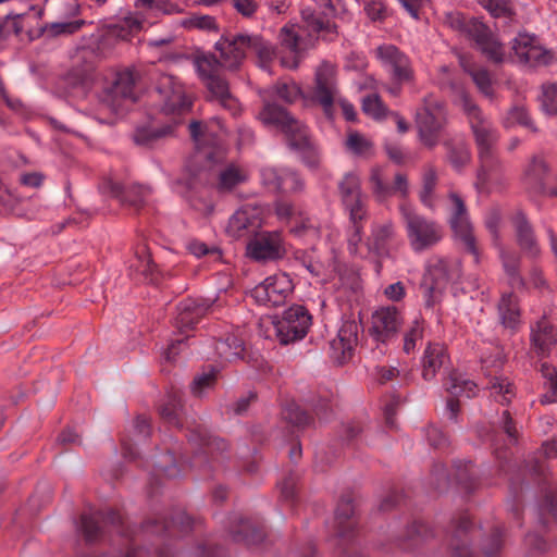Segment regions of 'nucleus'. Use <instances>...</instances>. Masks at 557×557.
<instances>
[{"label": "nucleus", "mask_w": 557, "mask_h": 557, "mask_svg": "<svg viewBox=\"0 0 557 557\" xmlns=\"http://www.w3.org/2000/svg\"><path fill=\"white\" fill-rule=\"evenodd\" d=\"M218 129L223 133L221 121L218 117L207 125L197 121L189 124L190 135L196 143L197 150L188 161L183 177L177 180L174 185L176 193L187 196L189 190L211 184L216 175L220 190H231L248 180L247 170L236 164H228L216 170L218 164L224 158V149L220 145Z\"/></svg>", "instance_id": "1"}, {"label": "nucleus", "mask_w": 557, "mask_h": 557, "mask_svg": "<svg viewBox=\"0 0 557 557\" xmlns=\"http://www.w3.org/2000/svg\"><path fill=\"white\" fill-rule=\"evenodd\" d=\"M258 119L263 125L283 132L290 149L298 153L308 168L314 170L319 166L320 153L310 138L307 126L293 117L284 108L268 102L259 112Z\"/></svg>", "instance_id": "2"}, {"label": "nucleus", "mask_w": 557, "mask_h": 557, "mask_svg": "<svg viewBox=\"0 0 557 557\" xmlns=\"http://www.w3.org/2000/svg\"><path fill=\"white\" fill-rule=\"evenodd\" d=\"M302 25H286L281 29L280 44L282 51L278 59L282 66L296 69L302 58L305 42L302 33L315 36L324 26L323 20L310 8L301 10Z\"/></svg>", "instance_id": "3"}, {"label": "nucleus", "mask_w": 557, "mask_h": 557, "mask_svg": "<svg viewBox=\"0 0 557 557\" xmlns=\"http://www.w3.org/2000/svg\"><path fill=\"white\" fill-rule=\"evenodd\" d=\"M399 212L409 245L414 252L431 249L442 240L444 231L440 223L419 214L406 202L399 206Z\"/></svg>", "instance_id": "4"}, {"label": "nucleus", "mask_w": 557, "mask_h": 557, "mask_svg": "<svg viewBox=\"0 0 557 557\" xmlns=\"http://www.w3.org/2000/svg\"><path fill=\"white\" fill-rule=\"evenodd\" d=\"M141 27L143 20L136 14L129 13L122 20L106 26L87 48L81 50L82 57L85 58L91 53L96 59H106L119 42L131 40L134 33L140 30Z\"/></svg>", "instance_id": "5"}, {"label": "nucleus", "mask_w": 557, "mask_h": 557, "mask_svg": "<svg viewBox=\"0 0 557 557\" xmlns=\"http://www.w3.org/2000/svg\"><path fill=\"white\" fill-rule=\"evenodd\" d=\"M455 102L462 108L468 116L479 158L495 154L499 135L492 122L483 115L466 91L459 90Z\"/></svg>", "instance_id": "6"}, {"label": "nucleus", "mask_w": 557, "mask_h": 557, "mask_svg": "<svg viewBox=\"0 0 557 557\" xmlns=\"http://www.w3.org/2000/svg\"><path fill=\"white\" fill-rule=\"evenodd\" d=\"M461 276V264L458 260H430L421 282L425 304L433 307L441 300L443 292L450 283Z\"/></svg>", "instance_id": "7"}, {"label": "nucleus", "mask_w": 557, "mask_h": 557, "mask_svg": "<svg viewBox=\"0 0 557 557\" xmlns=\"http://www.w3.org/2000/svg\"><path fill=\"white\" fill-rule=\"evenodd\" d=\"M312 323L309 311L300 305L286 309L281 317L272 321L275 337L282 345H288L302 339Z\"/></svg>", "instance_id": "8"}, {"label": "nucleus", "mask_w": 557, "mask_h": 557, "mask_svg": "<svg viewBox=\"0 0 557 557\" xmlns=\"http://www.w3.org/2000/svg\"><path fill=\"white\" fill-rule=\"evenodd\" d=\"M448 201L449 225L454 236L474 257V262L478 263L479 250L466 203L460 195L455 191L449 193Z\"/></svg>", "instance_id": "9"}, {"label": "nucleus", "mask_w": 557, "mask_h": 557, "mask_svg": "<svg viewBox=\"0 0 557 557\" xmlns=\"http://www.w3.org/2000/svg\"><path fill=\"white\" fill-rule=\"evenodd\" d=\"M154 90L160 111L166 115L182 114L191 107L183 84L174 75L161 74L157 78Z\"/></svg>", "instance_id": "10"}, {"label": "nucleus", "mask_w": 557, "mask_h": 557, "mask_svg": "<svg viewBox=\"0 0 557 557\" xmlns=\"http://www.w3.org/2000/svg\"><path fill=\"white\" fill-rule=\"evenodd\" d=\"M136 79L131 69L115 72L99 95L100 106L111 113H117L123 100H135Z\"/></svg>", "instance_id": "11"}, {"label": "nucleus", "mask_w": 557, "mask_h": 557, "mask_svg": "<svg viewBox=\"0 0 557 557\" xmlns=\"http://www.w3.org/2000/svg\"><path fill=\"white\" fill-rule=\"evenodd\" d=\"M293 290L292 277L287 273L278 272L255 286L250 296L258 305L277 307L286 302Z\"/></svg>", "instance_id": "12"}, {"label": "nucleus", "mask_w": 557, "mask_h": 557, "mask_svg": "<svg viewBox=\"0 0 557 557\" xmlns=\"http://www.w3.org/2000/svg\"><path fill=\"white\" fill-rule=\"evenodd\" d=\"M338 193L350 222H362L368 210L359 174L355 171L347 172L338 182Z\"/></svg>", "instance_id": "13"}, {"label": "nucleus", "mask_w": 557, "mask_h": 557, "mask_svg": "<svg viewBox=\"0 0 557 557\" xmlns=\"http://www.w3.org/2000/svg\"><path fill=\"white\" fill-rule=\"evenodd\" d=\"M249 46L248 34L222 35L215 42L216 58L222 69L236 71L243 64Z\"/></svg>", "instance_id": "14"}, {"label": "nucleus", "mask_w": 557, "mask_h": 557, "mask_svg": "<svg viewBox=\"0 0 557 557\" xmlns=\"http://www.w3.org/2000/svg\"><path fill=\"white\" fill-rule=\"evenodd\" d=\"M475 188L479 193L503 190L509 181L505 164L497 153L479 158Z\"/></svg>", "instance_id": "15"}, {"label": "nucleus", "mask_w": 557, "mask_h": 557, "mask_svg": "<svg viewBox=\"0 0 557 557\" xmlns=\"http://www.w3.org/2000/svg\"><path fill=\"white\" fill-rule=\"evenodd\" d=\"M314 83L313 98L330 116L338 96L336 66L329 61L321 62L315 70Z\"/></svg>", "instance_id": "16"}, {"label": "nucleus", "mask_w": 557, "mask_h": 557, "mask_svg": "<svg viewBox=\"0 0 557 557\" xmlns=\"http://www.w3.org/2000/svg\"><path fill=\"white\" fill-rule=\"evenodd\" d=\"M512 51L517 61L530 66L552 63L553 54L543 48L537 38L528 33H519L512 40Z\"/></svg>", "instance_id": "17"}, {"label": "nucleus", "mask_w": 557, "mask_h": 557, "mask_svg": "<svg viewBox=\"0 0 557 557\" xmlns=\"http://www.w3.org/2000/svg\"><path fill=\"white\" fill-rule=\"evenodd\" d=\"M261 221L262 209L260 206L244 205L230 218L226 233L234 239L248 237L261 226Z\"/></svg>", "instance_id": "18"}, {"label": "nucleus", "mask_w": 557, "mask_h": 557, "mask_svg": "<svg viewBox=\"0 0 557 557\" xmlns=\"http://www.w3.org/2000/svg\"><path fill=\"white\" fill-rule=\"evenodd\" d=\"M275 212L281 221L292 224L290 231L295 236L304 238L308 243H313L320 237V231L315 223L310 218L302 216V213L298 212L292 203L285 200L277 201Z\"/></svg>", "instance_id": "19"}, {"label": "nucleus", "mask_w": 557, "mask_h": 557, "mask_svg": "<svg viewBox=\"0 0 557 557\" xmlns=\"http://www.w3.org/2000/svg\"><path fill=\"white\" fill-rule=\"evenodd\" d=\"M442 107L433 98H425L424 107L417 111L416 122L421 140L426 146L435 144V135L442 126Z\"/></svg>", "instance_id": "20"}, {"label": "nucleus", "mask_w": 557, "mask_h": 557, "mask_svg": "<svg viewBox=\"0 0 557 557\" xmlns=\"http://www.w3.org/2000/svg\"><path fill=\"white\" fill-rule=\"evenodd\" d=\"M284 253V243L278 232L260 233L247 245V255L257 261L275 260Z\"/></svg>", "instance_id": "21"}, {"label": "nucleus", "mask_w": 557, "mask_h": 557, "mask_svg": "<svg viewBox=\"0 0 557 557\" xmlns=\"http://www.w3.org/2000/svg\"><path fill=\"white\" fill-rule=\"evenodd\" d=\"M468 33L488 60L495 63L504 62L506 52L503 44L483 23L473 20L468 26Z\"/></svg>", "instance_id": "22"}, {"label": "nucleus", "mask_w": 557, "mask_h": 557, "mask_svg": "<svg viewBox=\"0 0 557 557\" xmlns=\"http://www.w3.org/2000/svg\"><path fill=\"white\" fill-rule=\"evenodd\" d=\"M262 184L273 191L296 193L304 188L300 176L288 169L263 168L260 172Z\"/></svg>", "instance_id": "23"}, {"label": "nucleus", "mask_w": 557, "mask_h": 557, "mask_svg": "<svg viewBox=\"0 0 557 557\" xmlns=\"http://www.w3.org/2000/svg\"><path fill=\"white\" fill-rule=\"evenodd\" d=\"M403 324V315L394 306L381 307L372 314V332L377 342L394 337Z\"/></svg>", "instance_id": "24"}, {"label": "nucleus", "mask_w": 557, "mask_h": 557, "mask_svg": "<svg viewBox=\"0 0 557 557\" xmlns=\"http://www.w3.org/2000/svg\"><path fill=\"white\" fill-rule=\"evenodd\" d=\"M376 57L382 64L388 67L394 77L399 82H408L412 78L410 61L394 45H382L376 49Z\"/></svg>", "instance_id": "25"}, {"label": "nucleus", "mask_w": 557, "mask_h": 557, "mask_svg": "<svg viewBox=\"0 0 557 557\" xmlns=\"http://www.w3.org/2000/svg\"><path fill=\"white\" fill-rule=\"evenodd\" d=\"M357 343V326L344 323L335 338L330 342L331 357L338 363L346 362L352 355Z\"/></svg>", "instance_id": "26"}, {"label": "nucleus", "mask_w": 557, "mask_h": 557, "mask_svg": "<svg viewBox=\"0 0 557 557\" xmlns=\"http://www.w3.org/2000/svg\"><path fill=\"white\" fill-rule=\"evenodd\" d=\"M100 190L106 195L120 198L122 201H127L134 206L143 203L151 194L149 187L141 185H132L124 190V187L120 183L113 182L112 178L104 180L100 185Z\"/></svg>", "instance_id": "27"}, {"label": "nucleus", "mask_w": 557, "mask_h": 557, "mask_svg": "<svg viewBox=\"0 0 557 557\" xmlns=\"http://www.w3.org/2000/svg\"><path fill=\"white\" fill-rule=\"evenodd\" d=\"M476 530L472 527L468 517H462L459 523L455 527L453 534L448 540L450 548V557H470L471 552L469 544L471 542L472 533Z\"/></svg>", "instance_id": "28"}, {"label": "nucleus", "mask_w": 557, "mask_h": 557, "mask_svg": "<svg viewBox=\"0 0 557 557\" xmlns=\"http://www.w3.org/2000/svg\"><path fill=\"white\" fill-rule=\"evenodd\" d=\"M211 307L212 304L200 302L193 299L181 302L178 305V313L175 318L177 327L182 331L191 329Z\"/></svg>", "instance_id": "29"}, {"label": "nucleus", "mask_w": 557, "mask_h": 557, "mask_svg": "<svg viewBox=\"0 0 557 557\" xmlns=\"http://www.w3.org/2000/svg\"><path fill=\"white\" fill-rule=\"evenodd\" d=\"M448 361L446 349L441 344H429L422 356V376L425 381L435 377L438 370Z\"/></svg>", "instance_id": "30"}, {"label": "nucleus", "mask_w": 557, "mask_h": 557, "mask_svg": "<svg viewBox=\"0 0 557 557\" xmlns=\"http://www.w3.org/2000/svg\"><path fill=\"white\" fill-rule=\"evenodd\" d=\"M206 86L212 98H214L224 109L230 111L232 115L235 116L240 112V104L238 100L230 92L226 81L220 75L209 79L208 83H206Z\"/></svg>", "instance_id": "31"}, {"label": "nucleus", "mask_w": 557, "mask_h": 557, "mask_svg": "<svg viewBox=\"0 0 557 557\" xmlns=\"http://www.w3.org/2000/svg\"><path fill=\"white\" fill-rule=\"evenodd\" d=\"M516 228L518 243L523 251L531 257H535L540 252V248L535 240L531 225L522 212H517L512 218Z\"/></svg>", "instance_id": "32"}, {"label": "nucleus", "mask_w": 557, "mask_h": 557, "mask_svg": "<svg viewBox=\"0 0 557 557\" xmlns=\"http://www.w3.org/2000/svg\"><path fill=\"white\" fill-rule=\"evenodd\" d=\"M395 235V225L392 221L374 223L371 228V236L367 245L370 250L377 255L387 253V245Z\"/></svg>", "instance_id": "33"}, {"label": "nucleus", "mask_w": 557, "mask_h": 557, "mask_svg": "<svg viewBox=\"0 0 557 557\" xmlns=\"http://www.w3.org/2000/svg\"><path fill=\"white\" fill-rule=\"evenodd\" d=\"M531 342L540 355H546L557 345V329L549 325L546 320H541L532 329Z\"/></svg>", "instance_id": "34"}, {"label": "nucleus", "mask_w": 557, "mask_h": 557, "mask_svg": "<svg viewBox=\"0 0 557 557\" xmlns=\"http://www.w3.org/2000/svg\"><path fill=\"white\" fill-rule=\"evenodd\" d=\"M498 313L505 329L516 331L520 324V309L517 297L512 294H503L498 304Z\"/></svg>", "instance_id": "35"}, {"label": "nucleus", "mask_w": 557, "mask_h": 557, "mask_svg": "<svg viewBox=\"0 0 557 557\" xmlns=\"http://www.w3.org/2000/svg\"><path fill=\"white\" fill-rule=\"evenodd\" d=\"M100 521L110 522L112 524H120V515L110 511L106 516L101 513H84L81 518L79 529L85 535L87 541L95 540L100 532Z\"/></svg>", "instance_id": "36"}, {"label": "nucleus", "mask_w": 557, "mask_h": 557, "mask_svg": "<svg viewBox=\"0 0 557 557\" xmlns=\"http://www.w3.org/2000/svg\"><path fill=\"white\" fill-rule=\"evenodd\" d=\"M213 346L212 358L222 362H232L242 358L244 352V343L235 335H228L225 339L215 341Z\"/></svg>", "instance_id": "37"}, {"label": "nucleus", "mask_w": 557, "mask_h": 557, "mask_svg": "<svg viewBox=\"0 0 557 557\" xmlns=\"http://www.w3.org/2000/svg\"><path fill=\"white\" fill-rule=\"evenodd\" d=\"M248 50L256 53L258 65L262 70L270 71V64L276 57V52L269 41H265L258 35H249Z\"/></svg>", "instance_id": "38"}, {"label": "nucleus", "mask_w": 557, "mask_h": 557, "mask_svg": "<svg viewBox=\"0 0 557 557\" xmlns=\"http://www.w3.org/2000/svg\"><path fill=\"white\" fill-rule=\"evenodd\" d=\"M345 147L350 153L360 158H370L374 154L372 140L358 132L348 134Z\"/></svg>", "instance_id": "39"}, {"label": "nucleus", "mask_w": 557, "mask_h": 557, "mask_svg": "<svg viewBox=\"0 0 557 557\" xmlns=\"http://www.w3.org/2000/svg\"><path fill=\"white\" fill-rule=\"evenodd\" d=\"M487 387L490 395L502 405H508L515 397V389L507 377L494 376Z\"/></svg>", "instance_id": "40"}, {"label": "nucleus", "mask_w": 557, "mask_h": 557, "mask_svg": "<svg viewBox=\"0 0 557 557\" xmlns=\"http://www.w3.org/2000/svg\"><path fill=\"white\" fill-rule=\"evenodd\" d=\"M437 186V173L431 165L426 166L422 173V188L420 190L421 202L429 208L435 203V188Z\"/></svg>", "instance_id": "41"}, {"label": "nucleus", "mask_w": 557, "mask_h": 557, "mask_svg": "<svg viewBox=\"0 0 557 557\" xmlns=\"http://www.w3.org/2000/svg\"><path fill=\"white\" fill-rule=\"evenodd\" d=\"M541 374L546 393L542 396L543 404L557 403V369L547 362L541 364Z\"/></svg>", "instance_id": "42"}, {"label": "nucleus", "mask_w": 557, "mask_h": 557, "mask_svg": "<svg viewBox=\"0 0 557 557\" xmlns=\"http://www.w3.org/2000/svg\"><path fill=\"white\" fill-rule=\"evenodd\" d=\"M194 65L205 84L208 83L209 79L218 76L219 71L222 69L215 54L197 57L194 61Z\"/></svg>", "instance_id": "43"}, {"label": "nucleus", "mask_w": 557, "mask_h": 557, "mask_svg": "<svg viewBox=\"0 0 557 557\" xmlns=\"http://www.w3.org/2000/svg\"><path fill=\"white\" fill-rule=\"evenodd\" d=\"M423 322L420 319L414 318L404 333V352L407 355L414 352L418 344H420L423 339Z\"/></svg>", "instance_id": "44"}, {"label": "nucleus", "mask_w": 557, "mask_h": 557, "mask_svg": "<svg viewBox=\"0 0 557 557\" xmlns=\"http://www.w3.org/2000/svg\"><path fill=\"white\" fill-rule=\"evenodd\" d=\"M369 182L373 196L379 202H383L392 197L391 185L384 181L383 168L377 165L373 166L370 172Z\"/></svg>", "instance_id": "45"}, {"label": "nucleus", "mask_w": 557, "mask_h": 557, "mask_svg": "<svg viewBox=\"0 0 557 557\" xmlns=\"http://www.w3.org/2000/svg\"><path fill=\"white\" fill-rule=\"evenodd\" d=\"M499 250V257L503 261V267L508 275L509 283L512 288H520L523 286L522 278L518 275V259L507 252L500 245L496 246Z\"/></svg>", "instance_id": "46"}, {"label": "nucleus", "mask_w": 557, "mask_h": 557, "mask_svg": "<svg viewBox=\"0 0 557 557\" xmlns=\"http://www.w3.org/2000/svg\"><path fill=\"white\" fill-rule=\"evenodd\" d=\"M447 391L453 397L471 398L476 394L478 387L473 381L463 379L461 376L451 375L450 384L447 386Z\"/></svg>", "instance_id": "47"}, {"label": "nucleus", "mask_w": 557, "mask_h": 557, "mask_svg": "<svg viewBox=\"0 0 557 557\" xmlns=\"http://www.w3.org/2000/svg\"><path fill=\"white\" fill-rule=\"evenodd\" d=\"M547 173V165L543 158L533 157L524 170L523 178L531 186L539 185Z\"/></svg>", "instance_id": "48"}, {"label": "nucleus", "mask_w": 557, "mask_h": 557, "mask_svg": "<svg viewBox=\"0 0 557 557\" xmlns=\"http://www.w3.org/2000/svg\"><path fill=\"white\" fill-rule=\"evenodd\" d=\"M479 3L495 18H509L513 14L510 0H479Z\"/></svg>", "instance_id": "49"}, {"label": "nucleus", "mask_w": 557, "mask_h": 557, "mask_svg": "<svg viewBox=\"0 0 557 557\" xmlns=\"http://www.w3.org/2000/svg\"><path fill=\"white\" fill-rule=\"evenodd\" d=\"M187 29H200L207 32L218 30L215 18L211 15L193 14L181 22Z\"/></svg>", "instance_id": "50"}, {"label": "nucleus", "mask_w": 557, "mask_h": 557, "mask_svg": "<svg viewBox=\"0 0 557 557\" xmlns=\"http://www.w3.org/2000/svg\"><path fill=\"white\" fill-rule=\"evenodd\" d=\"M182 409L181 399L176 395L169 396L165 404L160 408V413L170 424L180 425V412Z\"/></svg>", "instance_id": "51"}, {"label": "nucleus", "mask_w": 557, "mask_h": 557, "mask_svg": "<svg viewBox=\"0 0 557 557\" xmlns=\"http://www.w3.org/2000/svg\"><path fill=\"white\" fill-rule=\"evenodd\" d=\"M273 94L277 99L290 103L301 97V89L293 81L282 82L274 87Z\"/></svg>", "instance_id": "52"}, {"label": "nucleus", "mask_w": 557, "mask_h": 557, "mask_svg": "<svg viewBox=\"0 0 557 557\" xmlns=\"http://www.w3.org/2000/svg\"><path fill=\"white\" fill-rule=\"evenodd\" d=\"M517 124L525 126L533 132H536V128L533 125L528 112L520 107H515L511 110H509V112L504 119L505 127H512Z\"/></svg>", "instance_id": "53"}, {"label": "nucleus", "mask_w": 557, "mask_h": 557, "mask_svg": "<svg viewBox=\"0 0 557 557\" xmlns=\"http://www.w3.org/2000/svg\"><path fill=\"white\" fill-rule=\"evenodd\" d=\"M171 132L170 127L157 128L152 126L138 127L134 134V140L138 145H150L154 139Z\"/></svg>", "instance_id": "54"}, {"label": "nucleus", "mask_w": 557, "mask_h": 557, "mask_svg": "<svg viewBox=\"0 0 557 557\" xmlns=\"http://www.w3.org/2000/svg\"><path fill=\"white\" fill-rule=\"evenodd\" d=\"M541 106L546 114L557 115V84L543 85Z\"/></svg>", "instance_id": "55"}, {"label": "nucleus", "mask_w": 557, "mask_h": 557, "mask_svg": "<svg viewBox=\"0 0 557 557\" xmlns=\"http://www.w3.org/2000/svg\"><path fill=\"white\" fill-rule=\"evenodd\" d=\"M362 110L367 115L375 120H381L385 117L387 112L380 97L375 94L369 95L363 98Z\"/></svg>", "instance_id": "56"}, {"label": "nucleus", "mask_w": 557, "mask_h": 557, "mask_svg": "<svg viewBox=\"0 0 557 557\" xmlns=\"http://www.w3.org/2000/svg\"><path fill=\"white\" fill-rule=\"evenodd\" d=\"M502 212L499 210V208L497 207H493L491 208L486 214H485V219H484V223H485V226L487 228V231L491 233V235L493 236V240H494V245L495 246H499L500 243H499V228H500V225H502Z\"/></svg>", "instance_id": "57"}, {"label": "nucleus", "mask_w": 557, "mask_h": 557, "mask_svg": "<svg viewBox=\"0 0 557 557\" xmlns=\"http://www.w3.org/2000/svg\"><path fill=\"white\" fill-rule=\"evenodd\" d=\"M216 371L211 368L208 372L197 375L191 383V393L195 396H202L206 391L210 389L215 382Z\"/></svg>", "instance_id": "58"}, {"label": "nucleus", "mask_w": 557, "mask_h": 557, "mask_svg": "<svg viewBox=\"0 0 557 557\" xmlns=\"http://www.w3.org/2000/svg\"><path fill=\"white\" fill-rule=\"evenodd\" d=\"M503 541L500 530L496 529L490 537L482 542V553L484 557H497L502 550Z\"/></svg>", "instance_id": "59"}, {"label": "nucleus", "mask_w": 557, "mask_h": 557, "mask_svg": "<svg viewBox=\"0 0 557 557\" xmlns=\"http://www.w3.org/2000/svg\"><path fill=\"white\" fill-rule=\"evenodd\" d=\"M468 72L471 75L478 88L480 89V91L487 97L492 96V81L488 72L484 69H473L468 70Z\"/></svg>", "instance_id": "60"}, {"label": "nucleus", "mask_w": 557, "mask_h": 557, "mask_svg": "<svg viewBox=\"0 0 557 557\" xmlns=\"http://www.w3.org/2000/svg\"><path fill=\"white\" fill-rule=\"evenodd\" d=\"M471 153L468 147L459 144L453 147L448 152V160L455 169H460L470 161Z\"/></svg>", "instance_id": "61"}, {"label": "nucleus", "mask_w": 557, "mask_h": 557, "mask_svg": "<svg viewBox=\"0 0 557 557\" xmlns=\"http://www.w3.org/2000/svg\"><path fill=\"white\" fill-rule=\"evenodd\" d=\"M354 505L350 500H343L337 506V509L335 511V519L338 523V536L344 537L345 532L342 530L343 524L348 521L352 515H354Z\"/></svg>", "instance_id": "62"}, {"label": "nucleus", "mask_w": 557, "mask_h": 557, "mask_svg": "<svg viewBox=\"0 0 557 557\" xmlns=\"http://www.w3.org/2000/svg\"><path fill=\"white\" fill-rule=\"evenodd\" d=\"M84 24V20L57 22L51 24L50 30L54 35H70L79 30Z\"/></svg>", "instance_id": "63"}, {"label": "nucleus", "mask_w": 557, "mask_h": 557, "mask_svg": "<svg viewBox=\"0 0 557 557\" xmlns=\"http://www.w3.org/2000/svg\"><path fill=\"white\" fill-rule=\"evenodd\" d=\"M284 418L297 426L305 425L309 421L307 413L295 404L284 410Z\"/></svg>", "instance_id": "64"}]
</instances>
